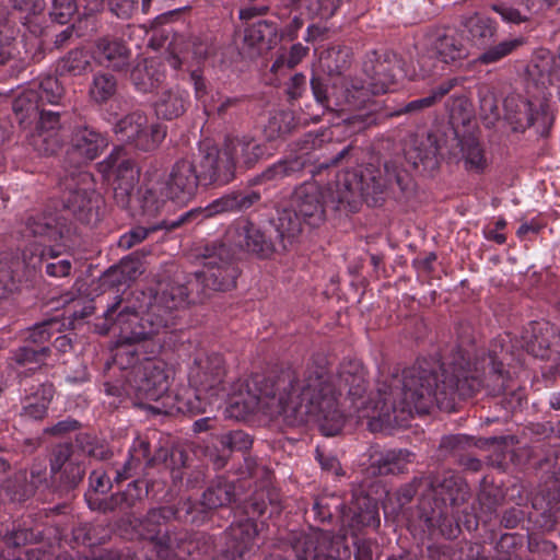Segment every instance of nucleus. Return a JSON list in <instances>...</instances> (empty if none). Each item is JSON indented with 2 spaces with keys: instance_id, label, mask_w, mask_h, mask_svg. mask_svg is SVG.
<instances>
[{
  "instance_id": "obj_53",
  "label": "nucleus",
  "mask_w": 560,
  "mask_h": 560,
  "mask_svg": "<svg viewBox=\"0 0 560 560\" xmlns=\"http://www.w3.org/2000/svg\"><path fill=\"white\" fill-rule=\"evenodd\" d=\"M40 95L35 89H27L21 92L12 103V109L20 124L37 125L39 113Z\"/></svg>"
},
{
  "instance_id": "obj_61",
  "label": "nucleus",
  "mask_w": 560,
  "mask_h": 560,
  "mask_svg": "<svg viewBox=\"0 0 560 560\" xmlns=\"http://www.w3.org/2000/svg\"><path fill=\"white\" fill-rule=\"evenodd\" d=\"M213 399L217 398L190 387L184 394L176 395V409L185 415L197 416L207 412V408L212 405Z\"/></svg>"
},
{
  "instance_id": "obj_13",
  "label": "nucleus",
  "mask_w": 560,
  "mask_h": 560,
  "mask_svg": "<svg viewBox=\"0 0 560 560\" xmlns=\"http://www.w3.org/2000/svg\"><path fill=\"white\" fill-rule=\"evenodd\" d=\"M49 471L51 492L59 499L70 500L84 480L86 465L79 457H74L71 442H61L50 450Z\"/></svg>"
},
{
  "instance_id": "obj_2",
  "label": "nucleus",
  "mask_w": 560,
  "mask_h": 560,
  "mask_svg": "<svg viewBox=\"0 0 560 560\" xmlns=\"http://www.w3.org/2000/svg\"><path fill=\"white\" fill-rule=\"evenodd\" d=\"M335 396L325 375L301 378L291 370L273 377L255 374L225 395L229 411L236 419L260 411L270 418L282 416L290 427L315 422L326 436L339 434L342 424Z\"/></svg>"
},
{
  "instance_id": "obj_56",
  "label": "nucleus",
  "mask_w": 560,
  "mask_h": 560,
  "mask_svg": "<svg viewBox=\"0 0 560 560\" xmlns=\"http://www.w3.org/2000/svg\"><path fill=\"white\" fill-rule=\"evenodd\" d=\"M477 96L480 118L487 128H492L501 117L497 90L482 83L477 86Z\"/></svg>"
},
{
  "instance_id": "obj_6",
  "label": "nucleus",
  "mask_w": 560,
  "mask_h": 560,
  "mask_svg": "<svg viewBox=\"0 0 560 560\" xmlns=\"http://www.w3.org/2000/svg\"><path fill=\"white\" fill-rule=\"evenodd\" d=\"M296 223L291 217L277 213L264 228L255 225L244 219L237 221L228 230V240L238 250L256 255L259 258H269L272 254H283L296 244Z\"/></svg>"
},
{
  "instance_id": "obj_51",
  "label": "nucleus",
  "mask_w": 560,
  "mask_h": 560,
  "mask_svg": "<svg viewBox=\"0 0 560 560\" xmlns=\"http://www.w3.org/2000/svg\"><path fill=\"white\" fill-rule=\"evenodd\" d=\"M71 443L74 457L84 455L97 460H107L113 455L104 439L89 432L77 433L74 442Z\"/></svg>"
},
{
  "instance_id": "obj_15",
  "label": "nucleus",
  "mask_w": 560,
  "mask_h": 560,
  "mask_svg": "<svg viewBox=\"0 0 560 560\" xmlns=\"http://www.w3.org/2000/svg\"><path fill=\"white\" fill-rule=\"evenodd\" d=\"M462 26L468 33L471 43L485 50L477 58V61L483 65L500 61L524 44V39L518 37L493 45L497 35V23L490 18L477 13L464 18Z\"/></svg>"
},
{
  "instance_id": "obj_58",
  "label": "nucleus",
  "mask_w": 560,
  "mask_h": 560,
  "mask_svg": "<svg viewBox=\"0 0 560 560\" xmlns=\"http://www.w3.org/2000/svg\"><path fill=\"white\" fill-rule=\"evenodd\" d=\"M433 49L438 58L450 63L467 57L468 50L455 32L439 35L434 43Z\"/></svg>"
},
{
  "instance_id": "obj_33",
  "label": "nucleus",
  "mask_w": 560,
  "mask_h": 560,
  "mask_svg": "<svg viewBox=\"0 0 560 560\" xmlns=\"http://www.w3.org/2000/svg\"><path fill=\"white\" fill-rule=\"evenodd\" d=\"M224 145L235 161V170L237 166L249 170L268 155L267 145L252 136L226 138Z\"/></svg>"
},
{
  "instance_id": "obj_23",
  "label": "nucleus",
  "mask_w": 560,
  "mask_h": 560,
  "mask_svg": "<svg viewBox=\"0 0 560 560\" xmlns=\"http://www.w3.org/2000/svg\"><path fill=\"white\" fill-rule=\"evenodd\" d=\"M196 163L203 186H222L235 177V161H232L224 144L222 149L208 147L200 150Z\"/></svg>"
},
{
  "instance_id": "obj_1",
  "label": "nucleus",
  "mask_w": 560,
  "mask_h": 560,
  "mask_svg": "<svg viewBox=\"0 0 560 560\" xmlns=\"http://www.w3.org/2000/svg\"><path fill=\"white\" fill-rule=\"evenodd\" d=\"M480 386L478 376L471 374L470 358L462 348L443 363L418 361L380 384L382 405L378 422L371 423V431L407 425L413 411L429 413L433 406L453 412L458 400L472 397Z\"/></svg>"
},
{
  "instance_id": "obj_54",
  "label": "nucleus",
  "mask_w": 560,
  "mask_h": 560,
  "mask_svg": "<svg viewBox=\"0 0 560 560\" xmlns=\"http://www.w3.org/2000/svg\"><path fill=\"white\" fill-rule=\"evenodd\" d=\"M244 512L247 517H259L268 514L269 517L280 514L282 506H280L276 492L260 490L256 491L243 504Z\"/></svg>"
},
{
  "instance_id": "obj_43",
  "label": "nucleus",
  "mask_w": 560,
  "mask_h": 560,
  "mask_svg": "<svg viewBox=\"0 0 560 560\" xmlns=\"http://www.w3.org/2000/svg\"><path fill=\"white\" fill-rule=\"evenodd\" d=\"M529 518L542 530H552L560 520V500L555 493H538L532 501Z\"/></svg>"
},
{
  "instance_id": "obj_41",
  "label": "nucleus",
  "mask_w": 560,
  "mask_h": 560,
  "mask_svg": "<svg viewBox=\"0 0 560 560\" xmlns=\"http://www.w3.org/2000/svg\"><path fill=\"white\" fill-rule=\"evenodd\" d=\"M136 200L141 215L154 218L171 199L162 180H145L138 188Z\"/></svg>"
},
{
  "instance_id": "obj_62",
  "label": "nucleus",
  "mask_w": 560,
  "mask_h": 560,
  "mask_svg": "<svg viewBox=\"0 0 560 560\" xmlns=\"http://www.w3.org/2000/svg\"><path fill=\"white\" fill-rule=\"evenodd\" d=\"M117 91V78L109 72L98 71L93 75L89 94L95 103L102 105L112 100Z\"/></svg>"
},
{
  "instance_id": "obj_59",
  "label": "nucleus",
  "mask_w": 560,
  "mask_h": 560,
  "mask_svg": "<svg viewBox=\"0 0 560 560\" xmlns=\"http://www.w3.org/2000/svg\"><path fill=\"white\" fill-rule=\"evenodd\" d=\"M1 490L10 501L19 503L27 501L36 492L28 481V475L25 469H20L5 478L1 483Z\"/></svg>"
},
{
  "instance_id": "obj_34",
  "label": "nucleus",
  "mask_w": 560,
  "mask_h": 560,
  "mask_svg": "<svg viewBox=\"0 0 560 560\" xmlns=\"http://www.w3.org/2000/svg\"><path fill=\"white\" fill-rule=\"evenodd\" d=\"M257 535V524L252 517L232 523L226 529L228 558L231 560H243L254 546Z\"/></svg>"
},
{
  "instance_id": "obj_29",
  "label": "nucleus",
  "mask_w": 560,
  "mask_h": 560,
  "mask_svg": "<svg viewBox=\"0 0 560 560\" xmlns=\"http://www.w3.org/2000/svg\"><path fill=\"white\" fill-rule=\"evenodd\" d=\"M185 290L182 275L177 273L173 278L159 283V290L149 303L156 313L164 315L167 326L174 324V311L188 306V294Z\"/></svg>"
},
{
  "instance_id": "obj_24",
  "label": "nucleus",
  "mask_w": 560,
  "mask_h": 560,
  "mask_svg": "<svg viewBox=\"0 0 560 560\" xmlns=\"http://www.w3.org/2000/svg\"><path fill=\"white\" fill-rule=\"evenodd\" d=\"M523 346L532 355L560 361V332L545 319L530 322L522 332Z\"/></svg>"
},
{
  "instance_id": "obj_17",
  "label": "nucleus",
  "mask_w": 560,
  "mask_h": 560,
  "mask_svg": "<svg viewBox=\"0 0 560 560\" xmlns=\"http://www.w3.org/2000/svg\"><path fill=\"white\" fill-rule=\"evenodd\" d=\"M504 117L513 126L514 131H525L532 126H537L541 136H547L553 116L549 104L540 100L538 105L518 94H510L503 101Z\"/></svg>"
},
{
  "instance_id": "obj_26",
  "label": "nucleus",
  "mask_w": 560,
  "mask_h": 560,
  "mask_svg": "<svg viewBox=\"0 0 560 560\" xmlns=\"http://www.w3.org/2000/svg\"><path fill=\"white\" fill-rule=\"evenodd\" d=\"M470 371L481 382L480 388L472 396L485 388L488 395L497 397L512 386L509 372L503 369V361L494 350L478 358L474 366L470 364Z\"/></svg>"
},
{
  "instance_id": "obj_42",
  "label": "nucleus",
  "mask_w": 560,
  "mask_h": 560,
  "mask_svg": "<svg viewBox=\"0 0 560 560\" xmlns=\"http://www.w3.org/2000/svg\"><path fill=\"white\" fill-rule=\"evenodd\" d=\"M413 457L415 454L406 448L387 450L371 457L369 470L374 476L401 474Z\"/></svg>"
},
{
  "instance_id": "obj_50",
  "label": "nucleus",
  "mask_w": 560,
  "mask_h": 560,
  "mask_svg": "<svg viewBox=\"0 0 560 560\" xmlns=\"http://www.w3.org/2000/svg\"><path fill=\"white\" fill-rule=\"evenodd\" d=\"M175 513L172 505L150 509L139 521L142 537L152 542L171 521H175Z\"/></svg>"
},
{
  "instance_id": "obj_35",
  "label": "nucleus",
  "mask_w": 560,
  "mask_h": 560,
  "mask_svg": "<svg viewBox=\"0 0 560 560\" xmlns=\"http://www.w3.org/2000/svg\"><path fill=\"white\" fill-rule=\"evenodd\" d=\"M201 497L203 504L217 512L241 501L240 486L224 476H217L207 483Z\"/></svg>"
},
{
  "instance_id": "obj_63",
  "label": "nucleus",
  "mask_w": 560,
  "mask_h": 560,
  "mask_svg": "<svg viewBox=\"0 0 560 560\" xmlns=\"http://www.w3.org/2000/svg\"><path fill=\"white\" fill-rule=\"evenodd\" d=\"M311 512L319 523H332L335 517H340L345 512V504L341 498L334 494L317 497Z\"/></svg>"
},
{
  "instance_id": "obj_31",
  "label": "nucleus",
  "mask_w": 560,
  "mask_h": 560,
  "mask_svg": "<svg viewBox=\"0 0 560 560\" xmlns=\"http://www.w3.org/2000/svg\"><path fill=\"white\" fill-rule=\"evenodd\" d=\"M214 452L209 457L214 468H224L233 452L246 453L252 448L253 436L243 430H232L213 436Z\"/></svg>"
},
{
  "instance_id": "obj_28",
  "label": "nucleus",
  "mask_w": 560,
  "mask_h": 560,
  "mask_svg": "<svg viewBox=\"0 0 560 560\" xmlns=\"http://www.w3.org/2000/svg\"><path fill=\"white\" fill-rule=\"evenodd\" d=\"M514 438L509 435L491 436L479 439L475 442L472 436L466 434H448L441 438L436 448L435 458L440 463L452 462L455 464L462 455L472 447H483L486 445L506 446L509 442L514 443Z\"/></svg>"
},
{
  "instance_id": "obj_7",
  "label": "nucleus",
  "mask_w": 560,
  "mask_h": 560,
  "mask_svg": "<svg viewBox=\"0 0 560 560\" xmlns=\"http://www.w3.org/2000/svg\"><path fill=\"white\" fill-rule=\"evenodd\" d=\"M310 374H320L328 378L329 384L335 389V398L337 409L341 413L342 424L340 432L346 423V415L340 409L339 397L341 390H347V396L351 401V408L357 413L359 419H368V427L371 430L372 422H378V411L381 410V398L377 395V399L374 400L366 396L369 382L366 380V372L363 364L358 360H346L340 363L336 376L329 375L323 369L308 370L304 372L303 377H307Z\"/></svg>"
},
{
  "instance_id": "obj_27",
  "label": "nucleus",
  "mask_w": 560,
  "mask_h": 560,
  "mask_svg": "<svg viewBox=\"0 0 560 560\" xmlns=\"http://www.w3.org/2000/svg\"><path fill=\"white\" fill-rule=\"evenodd\" d=\"M93 58L101 67L112 71H127L130 66L131 49L122 37L105 34L94 40Z\"/></svg>"
},
{
  "instance_id": "obj_21",
  "label": "nucleus",
  "mask_w": 560,
  "mask_h": 560,
  "mask_svg": "<svg viewBox=\"0 0 560 560\" xmlns=\"http://www.w3.org/2000/svg\"><path fill=\"white\" fill-rule=\"evenodd\" d=\"M400 57L393 50H372L363 61L366 85L374 95L388 92L396 84V74L400 69Z\"/></svg>"
},
{
  "instance_id": "obj_44",
  "label": "nucleus",
  "mask_w": 560,
  "mask_h": 560,
  "mask_svg": "<svg viewBox=\"0 0 560 560\" xmlns=\"http://www.w3.org/2000/svg\"><path fill=\"white\" fill-rule=\"evenodd\" d=\"M232 242L228 240V232L222 240L213 241L198 248L197 258L202 266H237L236 250Z\"/></svg>"
},
{
  "instance_id": "obj_16",
  "label": "nucleus",
  "mask_w": 560,
  "mask_h": 560,
  "mask_svg": "<svg viewBox=\"0 0 560 560\" xmlns=\"http://www.w3.org/2000/svg\"><path fill=\"white\" fill-rule=\"evenodd\" d=\"M228 369L223 357L210 353L196 357L188 372L189 386L215 398L228 395Z\"/></svg>"
},
{
  "instance_id": "obj_49",
  "label": "nucleus",
  "mask_w": 560,
  "mask_h": 560,
  "mask_svg": "<svg viewBox=\"0 0 560 560\" xmlns=\"http://www.w3.org/2000/svg\"><path fill=\"white\" fill-rule=\"evenodd\" d=\"M172 506L173 511H176L175 521L194 526H202L211 521L215 513L212 509H208V505L203 504L202 497L197 501L188 498Z\"/></svg>"
},
{
  "instance_id": "obj_64",
  "label": "nucleus",
  "mask_w": 560,
  "mask_h": 560,
  "mask_svg": "<svg viewBox=\"0 0 560 560\" xmlns=\"http://www.w3.org/2000/svg\"><path fill=\"white\" fill-rule=\"evenodd\" d=\"M44 533L37 527L23 524H13L12 529L7 530L2 536V542L9 548H20L28 544H38L43 541Z\"/></svg>"
},
{
  "instance_id": "obj_45",
  "label": "nucleus",
  "mask_w": 560,
  "mask_h": 560,
  "mask_svg": "<svg viewBox=\"0 0 560 560\" xmlns=\"http://www.w3.org/2000/svg\"><path fill=\"white\" fill-rule=\"evenodd\" d=\"M455 85V80H447L434 88L429 95L399 104L394 110L387 112L385 117H416L424 109L432 107L442 100Z\"/></svg>"
},
{
  "instance_id": "obj_12",
  "label": "nucleus",
  "mask_w": 560,
  "mask_h": 560,
  "mask_svg": "<svg viewBox=\"0 0 560 560\" xmlns=\"http://www.w3.org/2000/svg\"><path fill=\"white\" fill-rule=\"evenodd\" d=\"M170 375L165 363L161 361L147 360L138 368L129 371L124 386L125 393L133 398V405L148 409L152 413L163 412L159 406L150 401H158L168 392Z\"/></svg>"
},
{
  "instance_id": "obj_57",
  "label": "nucleus",
  "mask_w": 560,
  "mask_h": 560,
  "mask_svg": "<svg viewBox=\"0 0 560 560\" xmlns=\"http://www.w3.org/2000/svg\"><path fill=\"white\" fill-rule=\"evenodd\" d=\"M91 69V61L84 48L77 47L61 57L56 67L60 77H80Z\"/></svg>"
},
{
  "instance_id": "obj_14",
  "label": "nucleus",
  "mask_w": 560,
  "mask_h": 560,
  "mask_svg": "<svg viewBox=\"0 0 560 560\" xmlns=\"http://www.w3.org/2000/svg\"><path fill=\"white\" fill-rule=\"evenodd\" d=\"M24 225L27 235L55 246L70 249L78 245V228L58 206H47L43 211L28 215Z\"/></svg>"
},
{
  "instance_id": "obj_11",
  "label": "nucleus",
  "mask_w": 560,
  "mask_h": 560,
  "mask_svg": "<svg viewBox=\"0 0 560 560\" xmlns=\"http://www.w3.org/2000/svg\"><path fill=\"white\" fill-rule=\"evenodd\" d=\"M284 545L292 550L294 559L271 553L264 560H340L341 556L349 555L345 536L320 529L311 533L291 532Z\"/></svg>"
},
{
  "instance_id": "obj_47",
  "label": "nucleus",
  "mask_w": 560,
  "mask_h": 560,
  "mask_svg": "<svg viewBox=\"0 0 560 560\" xmlns=\"http://www.w3.org/2000/svg\"><path fill=\"white\" fill-rule=\"evenodd\" d=\"M59 252L48 246L39 253L30 250V265L32 271L45 270L50 277H66L70 273L71 261L69 259H59Z\"/></svg>"
},
{
  "instance_id": "obj_36",
  "label": "nucleus",
  "mask_w": 560,
  "mask_h": 560,
  "mask_svg": "<svg viewBox=\"0 0 560 560\" xmlns=\"http://www.w3.org/2000/svg\"><path fill=\"white\" fill-rule=\"evenodd\" d=\"M149 494L148 483L143 480H133L122 491L112 493L108 498L109 514L130 516L135 510L143 505Z\"/></svg>"
},
{
  "instance_id": "obj_5",
  "label": "nucleus",
  "mask_w": 560,
  "mask_h": 560,
  "mask_svg": "<svg viewBox=\"0 0 560 560\" xmlns=\"http://www.w3.org/2000/svg\"><path fill=\"white\" fill-rule=\"evenodd\" d=\"M467 481L452 470L427 472L415 516L432 539H455L460 534L455 512L470 499Z\"/></svg>"
},
{
  "instance_id": "obj_60",
  "label": "nucleus",
  "mask_w": 560,
  "mask_h": 560,
  "mask_svg": "<svg viewBox=\"0 0 560 560\" xmlns=\"http://www.w3.org/2000/svg\"><path fill=\"white\" fill-rule=\"evenodd\" d=\"M341 0H284V7L290 10L303 9L310 18L328 19L340 7Z\"/></svg>"
},
{
  "instance_id": "obj_22",
  "label": "nucleus",
  "mask_w": 560,
  "mask_h": 560,
  "mask_svg": "<svg viewBox=\"0 0 560 560\" xmlns=\"http://www.w3.org/2000/svg\"><path fill=\"white\" fill-rule=\"evenodd\" d=\"M162 182L166 187L170 199L182 203L194 199L199 186L202 185L196 160L189 158L176 160Z\"/></svg>"
},
{
  "instance_id": "obj_37",
  "label": "nucleus",
  "mask_w": 560,
  "mask_h": 560,
  "mask_svg": "<svg viewBox=\"0 0 560 560\" xmlns=\"http://www.w3.org/2000/svg\"><path fill=\"white\" fill-rule=\"evenodd\" d=\"M170 46L174 52L172 62L174 67L180 63L179 54L184 55V57L191 55L199 62L206 60L213 52V45L208 36L184 34L178 31H174Z\"/></svg>"
},
{
  "instance_id": "obj_32",
  "label": "nucleus",
  "mask_w": 560,
  "mask_h": 560,
  "mask_svg": "<svg viewBox=\"0 0 560 560\" xmlns=\"http://www.w3.org/2000/svg\"><path fill=\"white\" fill-rule=\"evenodd\" d=\"M103 175H114L113 184L136 185L140 168L121 145L115 147L110 154L97 164Z\"/></svg>"
},
{
  "instance_id": "obj_8",
  "label": "nucleus",
  "mask_w": 560,
  "mask_h": 560,
  "mask_svg": "<svg viewBox=\"0 0 560 560\" xmlns=\"http://www.w3.org/2000/svg\"><path fill=\"white\" fill-rule=\"evenodd\" d=\"M341 182L342 176L326 188H322L314 182H304L292 192L289 206L277 209L276 213L279 217H282L284 213L296 223V242L301 237L303 223L311 228H317L325 222L326 208H331L334 211L346 214L353 213L346 208L338 209L335 207L337 203L335 202L337 200L335 195H337Z\"/></svg>"
},
{
  "instance_id": "obj_20",
  "label": "nucleus",
  "mask_w": 560,
  "mask_h": 560,
  "mask_svg": "<svg viewBox=\"0 0 560 560\" xmlns=\"http://www.w3.org/2000/svg\"><path fill=\"white\" fill-rule=\"evenodd\" d=\"M108 145L107 137L88 125L73 128L71 143L65 156L67 171H82L81 166L97 159Z\"/></svg>"
},
{
  "instance_id": "obj_46",
  "label": "nucleus",
  "mask_w": 560,
  "mask_h": 560,
  "mask_svg": "<svg viewBox=\"0 0 560 560\" xmlns=\"http://www.w3.org/2000/svg\"><path fill=\"white\" fill-rule=\"evenodd\" d=\"M186 107L187 100L184 92L177 86L163 90L153 103L156 117L163 120L180 117L186 112Z\"/></svg>"
},
{
  "instance_id": "obj_52",
  "label": "nucleus",
  "mask_w": 560,
  "mask_h": 560,
  "mask_svg": "<svg viewBox=\"0 0 560 560\" xmlns=\"http://www.w3.org/2000/svg\"><path fill=\"white\" fill-rule=\"evenodd\" d=\"M261 196L258 191L244 190L235 191L214 200L211 205L213 215L222 212H241L246 211L260 200Z\"/></svg>"
},
{
  "instance_id": "obj_4",
  "label": "nucleus",
  "mask_w": 560,
  "mask_h": 560,
  "mask_svg": "<svg viewBox=\"0 0 560 560\" xmlns=\"http://www.w3.org/2000/svg\"><path fill=\"white\" fill-rule=\"evenodd\" d=\"M339 187L335 207L358 212L363 201L370 207H380L386 198L408 200L415 195L417 184L401 167V158L396 156L385 161L383 170L369 165L359 172L347 171Z\"/></svg>"
},
{
  "instance_id": "obj_40",
  "label": "nucleus",
  "mask_w": 560,
  "mask_h": 560,
  "mask_svg": "<svg viewBox=\"0 0 560 560\" xmlns=\"http://www.w3.org/2000/svg\"><path fill=\"white\" fill-rule=\"evenodd\" d=\"M278 43L279 32L273 22L259 20L245 28L244 45L250 57L272 49Z\"/></svg>"
},
{
  "instance_id": "obj_10",
  "label": "nucleus",
  "mask_w": 560,
  "mask_h": 560,
  "mask_svg": "<svg viewBox=\"0 0 560 560\" xmlns=\"http://www.w3.org/2000/svg\"><path fill=\"white\" fill-rule=\"evenodd\" d=\"M121 303L119 299L109 305L104 312V320L107 325L105 331H108L110 326L119 329L118 338L122 343H138L168 327L164 315L156 313L150 304L140 313L127 305L122 306Z\"/></svg>"
},
{
  "instance_id": "obj_30",
  "label": "nucleus",
  "mask_w": 560,
  "mask_h": 560,
  "mask_svg": "<svg viewBox=\"0 0 560 560\" xmlns=\"http://www.w3.org/2000/svg\"><path fill=\"white\" fill-rule=\"evenodd\" d=\"M31 273L30 250H24L22 255L0 253V299L18 291L23 279H28Z\"/></svg>"
},
{
  "instance_id": "obj_9",
  "label": "nucleus",
  "mask_w": 560,
  "mask_h": 560,
  "mask_svg": "<svg viewBox=\"0 0 560 560\" xmlns=\"http://www.w3.org/2000/svg\"><path fill=\"white\" fill-rule=\"evenodd\" d=\"M65 192L59 203L68 218L73 217L83 224L101 221L104 199L96 190L94 175L88 171H67L63 179Z\"/></svg>"
},
{
  "instance_id": "obj_39",
  "label": "nucleus",
  "mask_w": 560,
  "mask_h": 560,
  "mask_svg": "<svg viewBox=\"0 0 560 560\" xmlns=\"http://www.w3.org/2000/svg\"><path fill=\"white\" fill-rule=\"evenodd\" d=\"M351 517L349 526L354 530L364 527L376 528L380 526L377 500L364 493L363 489H357L352 493L350 505Z\"/></svg>"
},
{
  "instance_id": "obj_19",
  "label": "nucleus",
  "mask_w": 560,
  "mask_h": 560,
  "mask_svg": "<svg viewBox=\"0 0 560 560\" xmlns=\"http://www.w3.org/2000/svg\"><path fill=\"white\" fill-rule=\"evenodd\" d=\"M119 140L142 152H152L159 148L166 136V127L161 124L148 126L147 116L133 112L119 119L115 127Z\"/></svg>"
},
{
  "instance_id": "obj_25",
  "label": "nucleus",
  "mask_w": 560,
  "mask_h": 560,
  "mask_svg": "<svg viewBox=\"0 0 560 560\" xmlns=\"http://www.w3.org/2000/svg\"><path fill=\"white\" fill-rule=\"evenodd\" d=\"M35 133L32 136V144L42 155H54L62 147L60 107H50L47 102H40Z\"/></svg>"
},
{
  "instance_id": "obj_18",
  "label": "nucleus",
  "mask_w": 560,
  "mask_h": 560,
  "mask_svg": "<svg viewBox=\"0 0 560 560\" xmlns=\"http://www.w3.org/2000/svg\"><path fill=\"white\" fill-rule=\"evenodd\" d=\"M352 149V145H346L341 150L332 153L330 156H323L322 159H318L316 165L310 163L308 160L304 156H296L291 160L279 161L278 163L267 167L262 173L257 175L253 179V183L261 184L268 180L298 176L304 172L311 176H314L316 173H319L324 170L338 167L345 163H348Z\"/></svg>"
},
{
  "instance_id": "obj_55",
  "label": "nucleus",
  "mask_w": 560,
  "mask_h": 560,
  "mask_svg": "<svg viewBox=\"0 0 560 560\" xmlns=\"http://www.w3.org/2000/svg\"><path fill=\"white\" fill-rule=\"evenodd\" d=\"M201 271L213 292H226L234 289L241 273L237 266H202Z\"/></svg>"
},
{
  "instance_id": "obj_3",
  "label": "nucleus",
  "mask_w": 560,
  "mask_h": 560,
  "mask_svg": "<svg viewBox=\"0 0 560 560\" xmlns=\"http://www.w3.org/2000/svg\"><path fill=\"white\" fill-rule=\"evenodd\" d=\"M477 131L468 115L458 125L452 114L447 125L412 135L405 144L404 159L423 176H432L444 158L464 160L466 168L480 171L486 160Z\"/></svg>"
},
{
  "instance_id": "obj_48",
  "label": "nucleus",
  "mask_w": 560,
  "mask_h": 560,
  "mask_svg": "<svg viewBox=\"0 0 560 560\" xmlns=\"http://www.w3.org/2000/svg\"><path fill=\"white\" fill-rule=\"evenodd\" d=\"M190 533L184 528L168 524L152 541L159 556L166 557L170 552L177 550L191 553V549L186 547Z\"/></svg>"
},
{
  "instance_id": "obj_38",
  "label": "nucleus",
  "mask_w": 560,
  "mask_h": 560,
  "mask_svg": "<svg viewBox=\"0 0 560 560\" xmlns=\"http://www.w3.org/2000/svg\"><path fill=\"white\" fill-rule=\"evenodd\" d=\"M165 79V66L154 58H144L138 61L130 71V81L141 93L154 92L162 86Z\"/></svg>"
}]
</instances>
